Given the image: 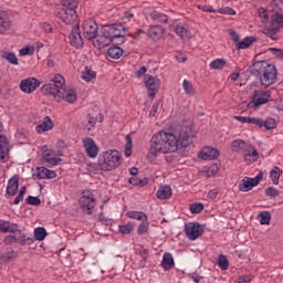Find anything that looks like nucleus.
Segmentation results:
<instances>
[{
  "instance_id": "1",
  "label": "nucleus",
  "mask_w": 283,
  "mask_h": 283,
  "mask_svg": "<svg viewBox=\"0 0 283 283\" xmlns=\"http://www.w3.org/2000/svg\"><path fill=\"white\" fill-rule=\"evenodd\" d=\"M191 144V129L180 127L175 130H159L150 138L149 156L158 154H175L178 149H185Z\"/></svg>"
},
{
  "instance_id": "2",
  "label": "nucleus",
  "mask_w": 283,
  "mask_h": 283,
  "mask_svg": "<svg viewBox=\"0 0 283 283\" xmlns=\"http://www.w3.org/2000/svg\"><path fill=\"white\" fill-rule=\"evenodd\" d=\"M51 83H46L41 87L43 96H52L56 103H69L74 105L78 101V93L76 88L65 85V77L60 73L51 74Z\"/></svg>"
},
{
  "instance_id": "3",
  "label": "nucleus",
  "mask_w": 283,
  "mask_h": 283,
  "mask_svg": "<svg viewBox=\"0 0 283 283\" xmlns=\"http://www.w3.org/2000/svg\"><path fill=\"white\" fill-rule=\"evenodd\" d=\"M123 165V155L117 149H107L102 151L97 158L99 171H114Z\"/></svg>"
},
{
  "instance_id": "4",
  "label": "nucleus",
  "mask_w": 283,
  "mask_h": 283,
  "mask_svg": "<svg viewBox=\"0 0 283 283\" xmlns=\"http://www.w3.org/2000/svg\"><path fill=\"white\" fill-rule=\"evenodd\" d=\"M127 28H125L122 23L107 24L102 29L101 36L97 38L96 42H93L94 48H101V45H107L112 43V41H116V39H122L125 36Z\"/></svg>"
},
{
  "instance_id": "5",
  "label": "nucleus",
  "mask_w": 283,
  "mask_h": 283,
  "mask_svg": "<svg viewBox=\"0 0 283 283\" xmlns=\"http://www.w3.org/2000/svg\"><path fill=\"white\" fill-rule=\"evenodd\" d=\"M78 207L83 213L92 216V213H94V209L96 208V197H94V192L91 190L82 191L78 199Z\"/></svg>"
},
{
  "instance_id": "6",
  "label": "nucleus",
  "mask_w": 283,
  "mask_h": 283,
  "mask_svg": "<svg viewBox=\"0 0 283 283\" xmlns=\"http://www.w3.org/2000/svg\"><path fill=\"white\" fill-rule=\"evenodd\" d=\"M80 30L86 41H94V39H98V24L94 19L84 20Z\"/></svg>"
},
{
  "instance_id": "7",
  "label": "nucleus",
  "mask_w": 283,
  "mask_h": 283,
  "mask_svg": "<svg viewBox=\"0 0 283 283\" xmlns=\"http://www.w3.org/2000/svg\"><path fill=\"white\" fill-rule=\"evenodd\" d=\"M283 28V10L281 9L280 12H275L272 18L269 27L264 29V34H268V36H275L277 32H280V29Z\"/></svg>"
},
{
  "instance_id": "8",
  "label": "nucleus",
  "mask_w": 283,
  "mask_h": 283,
  "mask_svg": "<svg viewBox=\"0 0 283 283\" xmlns=\"http://www.w3.org/2000/svg\"><path fill=\"white\" fill-rule=\"evenodd\" d=\"M271 101V91L266 90H255L253 92L251 102L249 103V107H262V105H266Z\"/></svg>"
},
{
  "instance_id": "9",
  "label": "nucleus",
  "mask_w": 283,
  "mask_h": 283,
  "mask_svg": "<svg viewBox=\"0 0 283 283\" xmlns=\"http://www.w3.org/2000/svg\"><path fill=\"white\" fill-rule=\"evenodd\" d=\"M83 149L88 158H97L101 151L98 144L94 142L92 137H85L82 139Z\"/></svg>"
},
{
  "instance_id": "10",
  "label": "nucleus",
  "mask_w": 283,
  "mask_h": 283,
  "mask_svg": "<svg viewBox=\"0 0 283 283\" xmlns=\"http://www.w3.org/2000/svg\"><path fill=\"white\" fill-rule=\"evenodd\" d=\"M144 83L148 92V97L154 101L156 94H158V90H160V80L151 75H145Z\"/></svg>"
},
{
  "instance_id": "11",
  "label": "nucleus",
  "mask_w": 283,
  "mask_h": 283,
  "mask_svg": "<svg viewBox=\"0 0 283 283\" xmlns=\"http://www.w3.org/2000/svg\"><path fill=\"white\" fill-rule=\"evenodd\" d=\"M185 231L189 240H198L205 233V227L200 223L189 222L186 224Z\"/></svg>"
},
{
  "instance_id": "12",
  "label": "nucleus",
  "mask_w": 283,
  "mask_h": 283,
  "mask_svg": "<svg viewBox=\"0 0 283 283\" xmlns=\"http://www.w3.org/2000/svg\"><path fill=\"white\" fill-rule=\"evenodd\" d=\"M56 17H59L60 20L63 21V23H66L67 25L74 23V21L78 19L76 9H67V8L59 9V11L56 12Z\"/></svg>"
},
{
  "instance_id": "13",
  "label": "nucleus",
  "mask_w": 283,
  "mask_h": 283,
  "mask_svg": "<svg viewBox=\"0 0 283 283\" xmlns=\"http://www.w3.org/2000/svg\"><path fill=\"white\" fill-rule=\"evenodd\" d=\"M262 180V174L256 175L254 178L251 177H244L240 182H239V191H251L253 187H258L260 185V181Z\"/></svg>"
},
{
  "instance_id": "14",
  "label": "nucleus",
  "mask_w": 283,
  "mask_h": 283,
  "mask_svg": "<svg viewBox=\"0 0 283 283\" xmlns=\"http://www.w3.org/2000/svg\"><path fill=\"white\" fill-rule=\"evenodd\" d=\"M81 27L75 25L72 28L70 35H69V41L73 48H76V50H81L85 42H83V35H81Z\"/></svg>"
},
{
  "instance_id": "15",
  "label": "nucleus",
  "mask_w": 283,
  "mask_h": 283,
  "mask_svg": "<svg viewBox=\"0 0 283 283\" xmlns=\"http://www.w3.org/2000/svg\"><path fill=\"white\" fill-rule=\"evenodd\" d=\"M39 85H41V82L39 80L34 77H29L21 81L20 90L24 94H32V92H36Z\"/></svg>"
},
{
  "instance_id": "16",
  "label": "nucleus",
  "mask_w": 283,
  "mask_h": 283,
  "mask_svg": "<svg viewBox=\"0 0 283 283\" xmlns=\"http://www.w3.org/2000/svg\"><path fill=\"white\" fill-rule=\"evenodd\" d=\"M52 129H54V120L50 116H44L35 126L38 134H46V132H52Z\"/></svg>"
},
{
  "instance_id": "17",
  "label": "nucleus",
  "mask_w": 283,
  "mask_h": 283,
  "mask_svg": "<svg viewBox=\"0 0 283 283\" xmlns=\"http://www.w3.org/2000/svg\"><path fill=\"white\" fill-rule=\"evenodd\" d=\"M260 158V153L253 147V145L249 144L243 151V160L247 165H253Z\"/></svg>"
},
{
  "instance_id": "18",
  "label": "nucleus",
  "mask_w": 283,
  "mask_h": 283,
  "mask_svg": "<svg viewBox=\"0 0 283 283\" xmlns=\"http://www.w3.org/2000/svg\"><path fill=\"white\" fill-rule=\"evenodd\" d=\"M10 158V144L8 138L3 135H0V160L1 163H8Z\"/></svg>"
},
{
  "instance_id": "19",
  "label": "nucleus",
  "mask_w": 283,
  "mask_h": 283,
  "mask_svg": "<svg viewBox=\"0 0 283 283\" xmlns=\"http://www.w3.org/2000/svg\"><path fill=\"white\" fill-rule=\"evenodd\" d=\"M220 156V150L213 147L206 146L199 153L201 160H216Z\"/></svg>"
},
{
  "instance_id": "20",
  "label": "nucleus",
  "mask_w": 283,
  "mask_h": 283,
  "mask_svg": "<svg viewBox=\"0 0 283 283\" xmlns=\"http://www.w3.org/2000/svg\"><path fill=\"white\" fill-rule=\"evenodd\" d=\"M42 158L44 163H48V165H50L51 167L61 164V158L56 157V155H54V151L50 149H46L42 153Z\"/></svg>"
},
{
  "instance_id": "21",
  "label": "nucleus",
  "mask_w": 283,
  "mask_h": 283,
  "mask_svg": "<svg viewBox=\"0 0 283 283\" xmlns=\"http://www.w3.org/2000/svg\"><path fill=\"white\" fill-rule=\"evenodd\" d=\"M249 145L250 144L244 142L243 139H234L230 144V149L231 151H233V154H244Z\"/></svg>"
},
{
  "instance_id": "22",
  "label": "nucleus",
  "mask_w": 283,
  "mask_h": 283,
  "mask_svg": "<svg viewBox=\"0 0 283 283\" xmlns=\"http://www.w3.org/2000/svg\"><path fill=\"white\" fill-rule=\"evenodd\" d=\"M17 191H19V177L13 176L8 180L6 193L7 196H17Z\"/></svg>"
},
{
  "instance_id": "23",
  "label": "nucleus",
  "mask_w": 283,
  "mask_h": 283,
  "mask_svg": "<svg viewBox=\"0 0 283 283\" xmlns=\"http://www.w3.org/2000/svg\"><path fill=\"white\" fill-rule=\"evenodd\" d=\"M12 28V21L10 20V15L6 11H0V34L7 32Z\"/></svg>"
},
{
  "instance_id": "24",
  "label": "nucleus",
  "mask_w": 283,
  "mask_h": 283,
  "mask_svg": "<svg viewBox=\"0 0 283 283\" xmlns=\"http://www.w3.org/2000/svg\"><path fill=\"white\" fill-rule=\"evenodd\" d=\"M169 30L175 32L180 39H187V28L185 27V23L176 21L172 24H169Z\"/></svg>"
},
{
  "instance_id": "25",
  "label": "nucleus",
  "mask_w": 283,
  "mask_h": 283,
  "mask_svg": "<svg viewBox=\"0 0 283 283\" xmlns=\"http://www.w3.org/2000/svg\"><path fill=\"white\" fill-rule=\"evenodd\" d=\"M35 178H39V180L56 178V171L45 167H39L35 172Z\"/></svg>"
},
{
  "instance_id": "26",
  "label": "nucleus",
  "mask_w": 283,
  "mask_h": 283,
  "mask_svg": "<svg viewBox=\"0 0 283 283\" xmlns=\"http://www.w3.org/2000/svg\"><path fill=\"white\" fill-rule=\"evenodd\" d=\"M19 231V226L10 221L0 220V232L1 233H17Z\"/></svg>"
},
{
  "instance_id": "27",
  "label": "nucleus",
  "mask_w": 283,
  "mask_h": 283,
  "mask_svg": "<svg viewBox=\"0 0 283 283\" xmlns=\"http://www.w3.org/2000/svg\"><path fill=\"white\" fill-rule=\"evenodd\" d=\"M260 78L261 84L265 85V87H269V85H273V83H275L277 74L275 72H263Z\"/></svg>"
},
{
  "instance_id": "28",
  "label": "nucleus",
  "mask_w": 283,
  "mask_h": 283,
  "mask_svg": "<svg viewBox=\"0 0 283 283\" xmlns=\"http://www.w3.org/2000/svg\"><path fill=\"white\" fill-rule=\"evenodd\" d=\"M163 34H165V29H163V27L158 24L150 25V28L148 29V36L150 39H154L155 41H157L158 39H163Z\"/></svg>"
},
{
  "instance_id": "29",
  "label": "nucleus",
  "mask_w": 283,
  "mask_h": 283,
  "mask_svg": "<svg viewBox=\"0 0 283 283\" xmlns=\"http://www.w3.org/2000/svg\"><path fill=\"white\" fill-rule=\"evenodd\" d=\"M172 193L174 191L171 190V187L164 185L158 188L157 198L158 200H169Z\"/></svg>"
},
{
  "instance_id": "30",
  "label": "nucleus",
  "mask_w": 283,
  "mask_h": 283,
  "mask_svg": "<svg viewBox=\"0 0 283 283\" xmlns=\"http://www.w3.org/2000/svg\"><path fill=\"white\" fill-rule=\"evenodd\" d=\"M220 171V166L218 164H210L202 168V174L206 178H211V176H216Z\"/></svg>"
},
{
  "instance_id": "31",
  "label": "nucleus",
  "mask_w": 283,
  "mask_h": 283,
  "mask_svg": "<svg viewBox=\"0 0 283 283\" xmlns=\"http://www.w3.org/2000/svg\"><path fill=\"white\" fill-rule=\"evenodd\" d=\"M174 264V255H171V253L169 252L164 253L161 261V266L164 271H170Z\"/></svg>"
},
{
  "instance_id": "32",
  "label": "nucleus",
  "mask_w": 283,
  "mask_h": 283,
  "mask_svg": "<svg viewBox=\"0 0 283 283\" xmlns=\"http://www.w3.org/2000/svg\"><path fill=\"white\" fill-rule=\"evenodd\" d=\"M126 216L130 219V220H138L139 222H143L145 220H148L147 213L143 212V211H127Z\"/></svg>"
},
{
  "instance_id": "33",
  "label": "nucleus",
  "mask_w": 283,
  "mask_h": 283,
  "mask_svg": "<svg viewBox=\"0 0 283 283\" xmlns=\"http://www.w3.org/2000/svg\"><path fill=\"white\" fill-rule=\"evenodd\" d=\"M149 17L153 21H156L157 23H167V21H169V17L167 14L158 11H153Z\"/></svg>"
},
{
  "instance_id": "34",
  "label": "nucleus",
  "mask_w": 283,
  "mask_h": 283,
  "mask_svg": "<svg viewBox=\"0 0 283 283\" xmlns=\"http://www.w3.org/2000/svg\"><path fill=\"white\" fill-rule=\"evenodd\" d=\"M229 64L224 59H216L210 63V70H224Z\"/></svg>"
},
{
  "instance_id": "35",
  "label": "nucleus",
  "mask_w": 283,
  "mask_h": 283,
  "mask_svg": "<svg viewBox=\"0 0 283 283\" xmlns=\"http://www.w3.org/2000/svg\"><path fill=\"white\" fill-rule=\"evenodd\" d=\"M109 59L118 60L123 56V49L120 46H111L107 51Z\"/></svg>"
},
{
  "instance_id": "36",
  "label": "nucleus",
  "mask_w": 283,
  "mask_h": 283,
  "mask_svg": "<svg viewBox=\"0 0 283 283\" xmlns=\"http://www.w3.org/2000/svg\"><path fill=\"white\" fill-rule=\"evenodd\" d=\"M217 265L221 271H228L229 269V259H227V255L220 254L217 258Z\"/></svg>"
},
{
  "instance_id": "37",
  "label": "nucleus",
  "mask_w": 283,
  "mask_h": 283,
  "mask_svg": "<svg viewBox=\"0 0 283 283\" xmlns=\"http://www.w3.org/2000/svg\"><path fill=\"white\" fill-rule=\"evenodd\" d=\"M34 238L38 242H43L45 238H48V231L43 227H39L34 229Z\"/></svg>"
},
{
  "instance_id": "38",
  "label": "nucleus",
  "mask_w": 283,
  "mask_h": 283,
  "mask_svg": "<svg viewBox=\"0 0 283 283\" xmlns=\"http://www.w3.org/2000/svg\"><path fill=\"white\" fill-rule=\"evenodd\" d=\"M280 176H282V169H280V167H274L270 171V178H271L273 185H279L280 184Z\"/></svg>"
},
{
  "instance_id": "39",
  "label": "nucleus",
  "mask_w": 283,
  "mask_h": 283,
  "mask_svg": "<svg viewBox=\"0 0 283 283\" xmlns=\"http://www.w3.org/2000/svg\"><path fill=\"white\" fill-rule=\"evenodd\" d=\"M182 90L187 96H193L196 94V88L193 87V84L189 82L188 80H184L182 82Z\"/></svg>"
},
{
  "instance_id": "40",
  "label": "nucleus",
  "mask_w": 283,
  "mask_h": 283,
  "mask_svg": "<svg viewBox=\"0 0 283 283\" xmlns=\"http://www.w3.org/2000/svg\"><path fill=\"white\" fill-rule=\"evenodd\" d=\"M2 59H4V61H8V63H11V65H19V59L17 57V54L12 52L2 53Z\"/></svg>"
},
{
  "instance_id": "41",
  "label": "nucleus",
  "mask_w": 283,
  "mask_h": 283,
  "mask_svg": "<svg viewBox=\"0 0 283 283\" xmlns=\"http://www.w3.org/2000/svg\"><path fill=\"white\" fill-rule=\"evenodd\" d=\"M118 231L122 233V235H129V233L134 231V223L127 222L123 226H118Z\"/></svg>"
},
{
  "instance_id": "42",
  "label": "nucleus",
  "mask_w": 283,
  "mask_h": 283,
  "mask_svg": "<svg viewBox=\"0 0 283 283\" xmlns=\"http://www.w3.org/2000/svg\"><path fill=\"white\" fill-rule=\"evenodd\" d=\"M263 127L268 132H271V129H275V127H277V120L273 117H269L265 120L263 119Z\"/></svg>"
},
{
  "instance_id": "43",
  "label": "nucleus",
  "mask_w": 283,
  "mask_h": 283,
  "mask_svg": "<svg viewBox=\"0 0 283 283\" xmlns=\"http://www.w3.org/2000/svg\"><path fill=\"white\" fill-rule=\"evenodd\" d=\"M17 258H19V253H17L14 251L7 252L0 256L1 262H14V260H17Z\"/></svg>"
},
{
  "instance_id": "44",
  "label": "nucleus",
  "mask_w": 283,
  "mask_h": 283,
  "mask_svg": "<svg viewBox=\"0 0 283 283\" xmlns=\"http://www.w3.org/2000/svg\"><path fill=\"white\" fill-rule=\"evenodd\" d=\"M147 231H149V220L148 219L142 221L137 227L138 235H145V233H147Z\"/></svg>"
},
{
  "instance_id": "45",
  "label": "nucleus",
  "mask_w": 283,
  "mask_h": 283,
  "mask_svg": "<svg viewBox=\"0 0 283 283\" xmlns=\"http://www.w3.org/2000/svg\"><path fill=\"white\" fill-rule=\"evenodd\" d=\"M129 185H133L134 187H146L147 179H140L138 177H130L128 179Z\"/></svg>"
},
{
  "instance_id": "46",
  "label": "nucleus",
  "mask_w": 283,
  "mask_h": 283,
  "mask_svg": "<svg viewBox=\"0 0 283 283\" xmlns=\"http://www.w3.org/2000/svg\"><path fill=\"white\" fill-rule=\"evenodd\" d=\"M61 6L69 10H76L78 8V0H61Z\"/></svg>"
},
{
  "instance_id": "47",
  "label": "nucleus",
  "mask_w": 283,
  "mask_h": 283,
  "mask_svg": "<svg viewBox=\"0 0 283 283\" xmlns=\"http://www.w3.org/2000/svg\"><path fill=\"white\" fill-rule=\"evenodd\" d=\"M259 19H261V22L266 25L269 23V11L264 8H260L258 10Z\"/></svg>"
},
{
  "instance_id": "48",
  "label": "nucleus",
  "mask_w": 283,
  "mask_h": 283,
  "mask_svg": "<svg viewBox=\"0 0 283 283\" xmlns=\"http://www.w3.org/2000/svg\"><path fill=\"white\" fill-rule=\"evenodd\" d=\"M80 78L82 81H85V83H92V81H95L96 80V73H92V72H83L81 75H80Z\"/></svg>"
},
{
  "instance_id": "49",
  "label": "nucleus",
  "mask_w": 283,
  "mask_h": 283,
  "mask_svg": "<svg viewBox=\"0 0 283 283\" xmlns=\"http://www.w3.org/2000/svg\"><path fill=\"white\" fill-rule=\"evenodd\" d=\"M260 224H271V212L263 211L259 214Z\"/></svg>"
},
{
  "instance_id": "50",
  "label": "nucleus",
  "mask_w": 283,
  "mask_h": 283,
  "mask_svg": "<svg viewBox=\"0 0 283 283\" xmlns=\"http://www.w3.org/2000/svg\"><path fill=\"white\" fill-rule=\"evenodd\" d=\"M126 145H125V149H124V156H126V158H129V156H132V137L129 135H126Z\"/></svg>"
},
{
  "instance_id": "51",
  "label": "nucleus",
  "mask_w": 283,
  "mask_h": 283,
  "mask_svg": "<svg viewBox=\"0 0 283 283\" xmlns=\"http://www.w3.org/2000/svg\"><path fill=\"white\" fill-rule=\"evenodd\" d=\"M264 193L268 198H277V196H280V190L275 187H268L264 190Z\"/></svg>"
},
{
  "instance_id": "52",
  "label": "nucleus",
  "mask_w": 283,
  "mask_h": 283,
  "mask_svg": "<svg viewBox=\"0 0 283 283\" xmlns=\"http://www.w3.org/2000/svg\"><path fill=\"white\" fill-rule=\"evenodd\" d=\"M253 40L251 38H245L243 41L237 43V50H247V48L251 46Z\"/></svg>"
},
{
  "instance_id": "53",
  "label": "nucleus",
  "mask_w": 283,
  "mask_h": 283,
  "mask_svg": "<svg viewBox=\"0 0 283 283\" xmlns=\"http://www.w3.org/2000/svg\"><path fill=\"white\" fill-rule=\"evenodd\" d=\"M17 242H20V244L25 245L29 240H32V238L27 237L24 233H21V231H17Z\"/></svg>"
},
{
  "instance_id": "54",
  "label": "nucleus",
  "mask_w": 283,
  "mask_h": 283,
  "mask_svg": "<svg viewBox=\"0 0 283 283\" xmlns=\"http://www.w3.org/2000/svg\"><path fill=\"white\" fill-rule=\"evenodd\" d=\"M205 209L202 203H191L190 213H200Z\"/></svg>"
},
{
  "instance_id": "55",
  "label": "nucleus",
  "mask_w": 283,
  "mask_h": 283,
  "mask_svg": "<svg viewBox=\"0 0 283 283\" xmlns=\"http://www.w3.org/2000/svg\"><path fill=\"white\" fill-rule=\"evenodd\" d=\"M21 56H32L34 54V46H25L20 50Z\"/></svg>"
},
{
  "instance_id": "56",
  "label": "nucleus",
  "mask_w": 283,
  "mask_h": 283,
  "mask_svg": "<svg viewBox=\"0 0 283 283\" xmlns=\"http://www.w3.org/2000/svg\"><path fill=\"white\" fill-rule=\"evenodd\" d=\"M248 125H255L256 127H263V119L260 117H250Z\"/></svg>"
},
{
  "instance_id": "57",
  "label": "nucleus",
  "mask_w": 283,
  "mask_h": 283,
  "mask_svg": "<svg viewBox=\"0 0 283 283\" xmlns=\"http://www.w3.org/2000/svg\"><path fill=\"white\" fill-rule=\"evenodd\" d=\"M27 202L33 207H39V205H41V199H39V197L29 196Z\"/></svg>"
},
{
  "instance_id": "58",
  "label": "nucleus",
  "mask_w": 283,
  "mask_h": 283,
  "mask_svg": "<svg viewBox=\"0 0 283 283\" xmlns=\"http://www.w3.org/2000/svg\"><path fill=\"white\" fill-rule=\"evenodd\" d=\"M158 109H160V101H157L153 104V107L149 112L150 118H154V116H156V114H158Z\"/></svg>"
},
{
  "instance_id": "59",
  "label": "nucleus",
  "mask_w": 283,
  "mask_h": 283,
  "mask_svg": "<svg viewBox=\"0 0 283 283\" xmlns=\"http://www.w3.org/2000/svg\"><path fill=\"white\" fill-rule=\"evenodd\" d=\"M228 34L231 41H233L234 43H238V41H240V35L233 29L228 30Z\"/></svg>"
},
{
  "instance_id": "60",
  "label": "nucleus",
  "mask_w": 283,
  "mask_h": 283,
  "mask_svg": "<svg viewBox=\"0 0 283 283\" xmlns=\"http://www.w3.org/2000/svg\"><path fill=\"white\" fill-rule=\"evenodd\" d=\"M220 193V188H213L208 192V198L210 200H216L218 198V195Z\"/></svg>"
},
{
  "instance_id": "61",
  "label": "nucleus",
  "mask_w": 283,
  "mask_h": 283,
  "mask_svg": "<svg viewBox=\"0 0 283 283\" xmlns=\"http://www.w3.org/2000/svg\"><path fill=\"white\" fill-rule=\"evenodd\" d=\"M198 9L202 10V12H214L216 13V9H213V7H211V4L198 6Z\"/></svg>"
},
{
  "instance_id": "62",
  "label": "nucleus",
  "mask_w": 283,
  "mask_h": 283,
  "mask_svg": "<svg viewBox=\"0 0 283 283\" xmlns=\"http://www.w3.org/2000/svg\"><path fill=\"white\" fill-rule=\"evenodd\" d=\"M270 52L277 59H283V50L272 48L270 49Z\"/></svg>"
},
{
  "instance_id": "63",
  "label": "nucleus",
  "mask_w": 283,
  "mask_h": 283,
  "mask_svg": "<svg viewBox=\"0 0 283 283\" xmlns=\"http://www.w3.org/2000/svg\"><path fill=\"white\" fill-rule=\"evenodd\" d=\"M124 23H127V21H134V13L126 11L123 15Z\"/></svg>"
},
{
  "instance_id": "64",
  "label": "nucleus",
  "mask_w": 283,
  "mask_h": 283,
  "mask_svg": "<svg viewBox=\"0 0 283 283\" xmlns=\"http://www.w3.org/2000/svg\"><path fill=\"white\" fill-rule=\"evenodd\" d=\"M234 283H251V277L249 275H242Z\"/></svg>"
}]
</instances>
